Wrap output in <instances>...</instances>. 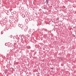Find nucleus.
Returning <instances> with one entry per match:
<instances>
[{
	"mask_svg": "<svg viewBox=\"0 0 76 76\" xmlns=\"http://www.w3.org/2000/svg\"><path fill=\"white\" fill-rule=\"evenodd\" d=\"M25 21L26 22H27V21H28V19H26L25 20Z\"/></svg>",
	"mask_w": 76,
	"mask_h": 76,
	"instance_id": "4",
	"label": "nucleus"
},
{
	"mask_svg": "<svg viewBox=\"0 0 76 76\" xmlns=\"http://www.w3.org/2000/svg\"><path fill=\"white\" fill-rule=\"evenodd\" d=\"M24 28L25 31H27V30L28 29V27L25 26V27H24Z\"/></svg>",
	"mask_w": 76,
	"mask_h": 76,
	"instance_id": "1",
	"label": "nucleus"
},
{
	"mask_svg": "<svg viewBox=\"0 0 76 76\" xmlns=\"http://www.w3.org/2000/svg\"><path fill=\"white\" fill-rule=\"evenodd\" d=\"M29 20H32V18H30Z\"/></svg>",
	"mask_w": 76,
	"mask_h": 76,
	"instance_id": "6",
	"label": "nucleus"
},
{
	"mask_svg": "<svg viewBox=\"0 0 76 76\" xmlns=\"http://www.w3.org/2000/svg\"><path fill=\"white\" fill-rule=\"evenodd\" d=\"M5 45H6V44H5Z\"/></svg>",
	"mask_w": 76,
	"mask_h": 76,
	"instance_id": "12",
	"label": "nucleus"
},
{
	"mask_svg": "<svg viewBox=\"0 0 76 76\" xmlns=\"http://www.w3.org/2000/svg\"><path fill=\"white\" fill-rule=\"evenodd\" d=\"M42 9H44V6H42Z\"/></svg>",
	"mask_w": 76,
	"mask_h": 76,
	"instance_id": "7",
	"label": "nucleus"
},
{
	"mask_svg": "<svg viewBox=\"0 0 76 76\" xmlns=\"http://www.w3.org/2000/svg\"><path fill=\"white\" fill-rule=\"evenodd\" d=\"M18 26L19 27H20V28H22L23 26L22 24H19L18 25Z\"/></svg>",
	"mask_w": 76,
	"mask_h": 76,
	"instance_id": "2",
	"label": "nucleus"
},
{
	"mask_svg": "<svg viewBox=\"0 0 76 76\" xmlns=\"http://www.w3.org/2000/svg\"><path fill=\"white\" fill-rule=\"evenodd\" d=\"M13 38L14 39H15V36H14Z\"/></svg>",
	"mask_w": 76,
	"mask_h": 76,
	"instance_id": "9",
	"label": "nucleus"
},
{
	"mask_svg": "<svg viewBox=\"0 0 76 76\" xmlns=\"http://www.w3.org/2000/svg\"><path fill=\"white\" fill-rule=\"evenodd\" d=\"M3 34V31H1V34Z\"/></svg>",
	"mask_w": 76,
	"mask_h": 76,
	"instance_id": "5",
	"label": "nucleus"
},
{
	"mask_svg": "<svg viewBox=\"0 0 76 76\" xmlns=\"http://www.w3.org/2000/svg\"><path fill=\"white\" fill-rule=\"evenodd\" d=\"M9 22H10V23H11V22H12V21H11V20H10Z\"/></svg>",
	"mask_w": 76,
	"mask_h": 76,
	"instance_id": "8",
	"label": "nucleus"
},
{
	"mask_svg": "<svg viewBox=\"0 0 76 76\" xmlns=\"http://www.w3.org/2000/svg\"><path fill=\"white\" fill-rule=\"evenodd\" d=\"M10 37H12V35H11V36H10Z\"/></svg>",
	"mask_w": 76,
	"mask_h": 76,
	"instance_id": "10",
	"label": "nucleus"
},
{
	"mask_svg": "<svg viewBox=\"0 0 76 76\" xmlns=\"http://www.w3.org/2000/svg\"><path fill=\"white\" fill-rule=\"evenodd\" d=\"M46 3H47V4H48L49 1L48 0H46Z\"/></svg>",
	"mask_w": 76,
	"mask_h": 76,
	"instance_id": "3",
	"label": "nucleus"
},
{
	"mask_svg": "<svg viewBox=\"0 0 76 76\" xmlns=\"http://www.w3.org/2000/svg\"><path fill=\"white\" fill-rule=\"evenodd\" d=\"M51 69H52V70H53V68H52Z\"/></svg>",
	"mask_w": 76,
	"mask_h": 76,
	"instance_id": "11",
	"label": "nucleus"
}]
</instances>
